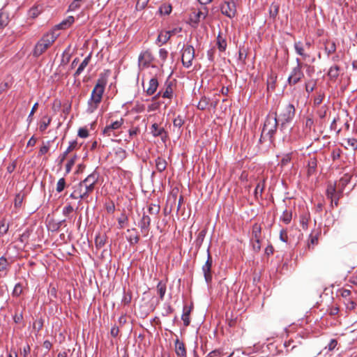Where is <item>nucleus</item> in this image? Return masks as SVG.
<instances>
[{
	"label": "nucleus",
	"instance_id": "ddd939ff",
	"mask_svg": "<svg viewBox=\"0 0 357 357\" xmlns=\"http://www.w3.org/2000/svg\"><path fill=\"white\" fill-rule=\"evenodd\" d=\"M204 15L201 11H194L190 15L189 23L193 28H197L202 20H204Z\"/></svg>",
	"mask_w": 357,
	"mask_h": 357
},
{
	"label": "nucleus",
	"instance_id": "cd10ccee",
	"mask_svg": "<svg viewBox=\"0 0 357 357\" xmlns=\"http://www.w3.org/2000/svg\"><path fill=\"white\" fill-rule=\"evenodd\" d=\"M150 130L151 133L153 137L162 136V134L165 133V129L160 127L156 123L152 124Z\"/></svg>",
	"mask_w": 357,
	"mask_h": 357
},
{
	"label": "nucleus",
	"instance_id": "c85d7f7f",
	"mask_svg": "<svg viewBox=\"0 0 357 357\" xmlns=\"http://www.w3.org/2000/svg\"><path fill=\"white\" fill-rule=\"evenodd\" d=\"M216 44H217L218 50L220 52H225L226 50L227 41H226V39L222 36L221 32H219V33L217 36Z\"/></svg>",
	"mask_w": 357,
	"mask_h": 357
},
{
	"label": "nucleus",
	"instance_id": "b1692460",
	"mask_svg": "<svg viewBox=\"0 0 357 357\" xmlns=\"http://www.w3.org/2000/svg\"><path fill=\"white\" fill-rule=\"evenodd\" d=\"M10 22L8 13L3 8L0 10V29L6 27Z\"/></svg>",
	"mask_w": 357,
	"mask_h": 357
},
{
	"label": "nucleus",
	"instance_id": "2f4dec72",
	"mask_svg": "<svg viewBox=\"0 0 357 357\" xmlns=\"http://www.w3.org/2000/svg\"><path fill=\"white\" fill-rule=\"evenodd\" d=\"M171 38V31H161L157 38V41L161 44H165Z\"/></svg>",
	"mask_w": 357,
	"mask_h": 357
},
{
	"label": "nucleus",
	"instance_id": "603ef678",
	"mask_svg": "<svg viewBox=\"0 0 357 357\" xmlns=\"http://www.w3.org/2000/svg\"><path fill=\"white\" fill-rule=\"evenodd\" d=\"M174 126L178 128H181L182 126L184 124V120L183 117L178 115L176 117L173 121Z\"/></svg>",
	"mask_w": 357,
	"mask_h": 357
},
{
	"label": "nucleus",
	"instance_id": "4468645a",
	"mask_svg": "<svg viewBox=\"0 0 357 357\" xmlns=\"http://www.w3.org/2000/svg\"><path fill=\"white\" fill-rule=\"evenodd\" d=\"M79 148L78 143L76 140H73L69 142V146L66 149V150L59 155V163L61 164L66 158L68 153H70L73 150L78 149Z\"/></svg>",
	"mask_w": 357,
	"mask_h": 357
},
{
	"label": "nucleus",
	"instance_id": "bb28decb",
	"mask_svg": "<svg viewBox=\"0 0 357 357\" xmlns=\"http://www.w3.org/2000/svg\"><path fill=\"white\" fill-rule=\"evenodd\" d=\"M337 191L335 185H329L326 189V196L331 200V206L333 207V197L337 195Z\"/></svg>",
	"mask_w": 357,
	"mask_h": 357
},
{
	"label": "nucleus",
	"instance_id": "72a5a7b5",
	"mask_svg": "<svg viewBox=\"0 0 357 357\" xmlns=\"http://www.w3.org/2000/svg\"><path fill=\"white\" fill-rule=\"evenodd\" d=\"M155 167L158 172H162L165 170L167 167V162L165 159L158 157L155 160Z\"/></svg>",
	"mask_w": 357,
	"mask_h": 357
},
{
	"label": "nucleus",
	"instance_id": "f704fd0d",
	"mask_svg": "<svg viewBox=\"0 0 357 357\" xmlns=\"http://www.w3.org/2000/svg\"><path fill=\"white\" fill-rule=\"evenodd\" d=\"M148 213L152 215H157L160 211V206L158 204H149L147 208Z\"/></svg>",
	"mask_w": 357,
	"mask_h": 357
},
{
	"label": "nucleus",
	"instance_id": "bf43d9fd",
	"mask_svg": "<svg viewBox=\"0 0 357 357\" xmlns=\"http://www.w3.org/2000/svg\"><path fill=\"white\" fill-rule=\"evenodd\" d=\"M23 199H24L23 195H22L20 194L16 195V196L15 197V201H14L15 207H16V208L20 207L22 204Z\"/></svg>",
	"mask_w": 357,
	"mask_h": 357
},
{
	"label": "nucleus",
	"instance_id": "09e8293b",
	"mask_svg": "<svg viewBox=\"0 0 357 357\" xmlns=\"http://www.w3.org/2000/svg\"><path fill=\"white\" fill-rule=\"evenodd\" d=\"M77 158V156L76 155H75L73 157H72L68 161V162L66 165V174H68L70 172L71 169H72L73 166L75 165Z\"/></svg>",
	"mask_w": 357,
	"mask_h": 357
},
{
	"label": "nucleus",
	"instance_id": "a18cd8bd",
	"mask_svg": "<svg viewBox=\"0 0 357 357\" xmlns=\"http://www.w3.org/2000/svg\"><path fill=\"white\" fill-rule=\"evenodd\" d=\"M303 68L305 69V73L309 77H312L314 74L315 68L314 66L303 63Z\"/></svg>",
	"mask_w": 357,
	"mask_h": 357
},
{
	"label": "nucleus",
	"instance_id": "5701e85b",
	"mask_svg": "<svg viewBox=\"0 0 357 357\" xmlns=\"http://www.w3.org/2000/svg\"><path fill=\"white\" fill-rule=\"evenodd\" d=\"M340 66L335 65L331 66L328 72V76L332 81H335L340 75Z\"/></svg>",
	"mask_w": 357,
	"mask_h": 357
},
{
	"label": "nucleus",
	"instance_id": "49530a36",
	"mask_svg": "<svg viewBox=\"0 0 357 357\" xmlns=\"http://www.w3.org/2000/svg\"><path fill=\"white\" fill-rule=\"evenodd\" d=\"M70 197L75 199H86L81 192V190H79L76 186L74 191L70 194Z\"/></svg>",
	"mask_w": 357,
	"mask_h": 357
},
{
	"label": "nucleus",
	"instance_id": "f3484780",
	"mask_svg": "<svg viewBox=\"0 0 357 357\" xmlns=\"http://www.w3.org/2000/svg\"><path fill=\"white\" fill-rule=\"evenodd\" d=\"M297 54L301 56L304 59L309 58L310 54L305 52V47L301 41H296L294 45Z\"/></svg>",
	"mask_w": 357,
	"mask_h": 357
},
{
	"label": "nucleus",
	"instance_id": "0eeeda50",
	"mask_svg": "<svg viewBox=\"0 0 357 357\" xmlns=\"http://www.w3.org/2000/svg\"><path fill=\"white\" fill-rule=\"evenodd\" d=\"M124 123V119L120 118L114 121L107 122L106 126L102 130V135L106 137H116V130L120 129Z\"/></svg>",
	"mask_w": 357,
	"mask_h": 357
},
{
	"label": "nucleus",
	"instance_id": "4d7b16f0",
	"mask_svg": "<svg viewBox=\"0 0 357 357\" xmlns=\"http://www.w3.org/2000/svg\"><path fill=\"white\" fill-rule=\"evenodd\" d=\"M22 293V286L20 283H17L15 284L14 289L13 291V296L18 297L20 296Z\"/></svg>",
	"mask_w": 357,
	"mask_h": 357
},
{
	"label": "nucleus",
	"instance_id": "dca6fc26",
	"mask_svg": "<svg viewBox=\"0 0 357 357\" xmlns=\"http://www.w3.org/2000/svg\"><path fill=\"white\" fill-rule=\"evenodd\" d=\"M127 233H128V236L126 238L130 245H135L138 243L139 241V235L135 228L127 229Z\"/></svg>",
	"mask_w": 357,
	"mask_h": 357
},
{
	"label": "nucleus",
	"instance_id": "052dcab7",
	"mask_svg": "<svg viewBox=\"0 0 357 357\" xmlns=\"http://www.w3.org/2000/svg\"><path fill=\"white\" fill-rule=\"evenodd\" d=\"M291 160V153H287L286 155H284L281 161H280V165L282 167H284V166H286Z\"/></svg>",
	"mask_w": 357,
	"mask_h": 357
},
{
	"label": "nucleus",
	"instance_id": "2eb2a0df",
	"mask_svg": "<svg viewBox=\"0 0 357 357\" xmlns=\"http://www.w3.org/2000/svg\"><path fill=\"white\" fill-rule=\"evenodd\" d=\"M175 352L178 357H186L187 351L185 344L176 338L174 342Z\"/></svg>",
	"mask_w": 357,
	"mask_h": 357
},
{
	"label": "nucleus",
	"instance_id": "7ed1b4c3",
	"mask_svg": "<svg viewBox=\"0 0 357 357\" xmlns=\"http://www.w3.org/2000/svg\"><path fill=\"white\" fill-rule=\"evenodd\" d=\"M98 178L99 174L94 171L83 181H80L76 187L81 190L82 195L87 199L89 195L94 190Z\"/></svg>",
	"mask_w": 357,
	"mask_h": 357
},
{
	"label": "nucleus",
	"instance_id": "f8f14e48",
	"mask_svg": "<svg viewBox=\"0 0 357 357\" xmlns=\"http://www.w3.org/2000/svg\"><path fill=\"white\" fill-rule=\"evenodd\" d=\"M138 225L144 236H147L150 230L151 225V218L149 215L146 214V213H144Z\"/></svg>",
	"mask_w": 357,
	"mask_h": 357
},
{
	"label": "nucleus",
	"instance_id": "473e14b6",
	"mask_svg": "<svg viewBox=\"0 0 357 357\" xmlns=\"http://www.w3.org/2000/svg\"><path fill=\"white\" fill-rule=\"evenodd\" d=\"M280 9V4L277 2H273L271 3L269 8V14L270 17L272 18H275L278 15Z\"/></svg>",
	"mask_w": 357,
	"mask_h": 357
},
{
	"label": "nucleus",
	"instance_id": "1a4fd4ad",
	"mask_svg": "<svg viewBox=\"0 0 357 357\" xmlns=\"http://www.w3.org/2000/svg\"><path fill=\"white\" fill-rule=\"evenodd\" d=\"M195 57V49L192 45H184L182 49L181 61L184 67L188 68L192 64Z\"/></svg>",
	"mask_w": 357,
	"mask_h": 357
},
{
	"label": "nucleus",
	"instance_id": "774afa93",
	"mask_svg": "<svg viewBox=\"0 0 357 357\" xmlns=\"http://www.w3.org/2000/svg\"><path fill=\"white\" fill-rule=\"evenodd\" d=\"M347 144L351 147L354 150L357 149V139L355 138H349L347 139Z\"/></svg>",
	"mask_w": 357,
	"mask_h": 357
},
{
	"label": "nucleus",
	"instance_id": "393cba45",
	"mask_svg": "<svg viewBox=\"0 0 357 357\" xmlns=\"http://www.w3.org/2000/svg\"><path fill=\"white\" fill-rule=\"evenodd\" d=\"M264 188H265V180L264 179L257 183V185L255 189L254 195H255V198L256 199H259V198H261Z\"/></svg>",
	"mask_w": 357,
	"mask_h": 357
},
{
	"label": "nucleus",
	"instance_id": "8fccbe9b",
	"mask_svg": "<svg viewBox=\"0 0 357 357\" xmlns=\"http://www.w3.org/2000/svg\"><path fill=\"white\" fill-rule=\"evenodd\" d=\"M66 185V183L65 178H61L56 183V191L58 192H62L64 190Z\"/></svg>",
	"mask_w": 357,
	"mask_h": 357
},
{
	"label": "nucleus",
	"instance_id": "680f3d73",
	"mask_svg": "<svg viewBox=\"0 0 357 357\" xmlns=\"http://www.w3.org/2000/svg\"><path fill=\"white\" fill-rule=\"evenodd\" d=\"M116 155L121 159L123 160L127 157V152L122 148H119L116 151Z\"/></svg>",
	"mask_w": 357,
	"mask_h": 357
},
{
	"label": "nucleus",
	"instance_id": "f257e3e1",
	"mask_svg": "<svg viewBox=\"0 0 357 357\" xmlns=\"http://www.w3.org/2000/svg\"><path fill=\"white\" fill-rule=\"evenodd\" d=\"M106 84L107 79L104 77L98 78L91 92V98L87 102L86 112L88 113H93L98 107L99 104L102 101Z\"/></svg>",
	"mask_w": 357,
	"mask_h": 357
},
{
	"label": "nucleus",
	"instance_id": "e2e57ef3",
	"mask_svg": "<svg viewBox=\"0 0 357 357\" xmlns=\"http://www.w3.org/2000/svg\"><path fill=\"white\" fill-rule=\"evenodd\" d=\"M168 56V52L164 48H162L159 50V57L162 60V61L164 63Z\"/></svg>",
	"mask_w": 357,
	"mask_h": 357
},
{
	"label": "nucleus",
	"instance_id": "4be33fe9",
	"mask_svg": "<svg viewBox=\"0 0 357 357\" xmlns=\"http://www.w3.org/2000/svg\"><path fill=\"white\" fill-rule=\"evenodd\" d=\"M261 239V227L258 223H255L252 228L251 240Z\"/></svg>",
	"mask_w": 357,
	"mask_h": 357
},
{
	"label": "nucleus",
	"instance_id": "58836bf2",
	"mask_svg": "<svg viewBox=\"0 0 357 357\" xmlns=\"http://www.w3.org/2000/svg\"><path fill=\"white\" fill-rule=\"evenodd\" d=\"M319 241V233H317L315 235L311 234L309 236V242L307 246L309 249H313L314 247L318 244Z\"/></svg>",
	"mask_w": 357,
	"mask_h": 357
},
{
	"label": "nucleus",
	"instance_id": "7c9ffc66",
	"mask_svg": "<svg viewBox=\"0 0 357 357\" xmlns=\"http://www.w3.org/2000/svg\"><path fill=\"white\" fill-rule=\"evenodd\" d=\"M317 166V161L315 158H311L307 163V175L310 176L315 172Z\"/></svg>",
	"mask_w": 357,
	"mask_h": 357
},
{
	"label": "nucleus",
	"instance_id": "a878e982",
	"mask_svg": "<svg viewBox=\"0 0 357 357\" xmlns=\"http://www.w3.org/2000/svg\"><path fill=\"white\" fill-rule=\"evenodd\" d=\"M75 20L73 16H68L66 20H63L61 23L55 26V29H66L69 27Z\"/></svg>",
	"mask_w": 357,
	"mask_h": 357
},
{
	"label": "nucleus",
	"instance_id": "5fc2aeb1",
	"mask_svg": "<svg viewBox=\"0 0 357 357\" xmlns=\"http://www.w3.org/2000/svg\"><path fill=\"white\" fill-rule=\"evenodd\" d=\"M160 12L163 15H169L172 12L171 5L164 4L160 7Z\"/></svg>",
	"mask_w": 357,
	"mask_h": 357
},
{
	"label": "nucleus",
	"instance_id": "6e6d98bb",
	"mask_svg": "<svg viewBox=\"0 0 357 357\" xmlns=\"http://www.w3.org/2000/svg\"><path fill=\"white\" fill-rule=\"evenodd\" d=\"M342 151L340 149L336 148L333 149L331 152V158L333 161L338 160L340 158Z\"/></svg>",
	"mask_w": 357,
	"mask_h": 357
},
{
	"label": "nucleus",
	"instance_id": "412c9836",
	"mask_svg": "<svg viewBox=\"0 0 357 357\" xmlns=\"http://www.w3.org/2000/svg\"><path fill=\"white\" fill-rule=\"evenodd\" d=\"M107 237L105 234H98L95 238V245L97 249H100L105 246Z\"/></svg>",
	"mask_w": 357,
	"mask_h": 357
},
{
	"label": "nucleus",
	"instance_id": "c756f323",
	"mask_svg": "<svg viewBox=\"0 0 357 357\" xmlns=\"http://www.w3.org/2000/svg\"><path fill=\"white\" fill-rule=\"evenodd\" d=\"M324 50L328 56L333 54L336 51V45L334 41H326L324 44Z\"/></svg>",
	"mask_w": 357,
	"mask_h": 357
},
{
	"label": "nucleus",
	"instance_id": "a211bd4d",
	"mask_svg": "<svg viewBox=\"0 0 357 357\" xmlns=\"http://www.w3.org/2000/svg\"><path fill=\"white\" fill-rule=\"evenodd\" d=\"M192 306H187L184 305L183 309V314L181 316V319L183 321V324L185 326H188L190 325V314L192 310Z\"/></svg>",
	"mask_w": 357,
	"mask_h": 357
},
{
	"label": "nucleus",
	"instance_id": "864d4df0",
	"mask_svg": "<svg viewBox=\"0 0 357 357\" xmlns=\"http://www.w3.org/2000/svg\"><path fill=\"white\" fill-rule=\"evenodd\" d=\"M149 2V0H137L135 8L137 10H143Z\"/></svg>",
	"mask_w": 357,
	"mask_h": 357
},
{
	"label": "nucleus",
	"instance_id": "9b49d317",
	"mask_svg": "<svg viewBox=\"0 0 357 357\" xmlns=\"http://www.w3.org/2000/svg\"><path fill=\"white\" fill-rule=\"evenodd\" d=\"M154 59V56L152 54L151 52L149 50H146L142 52L139 56L138 58V65L140 68H148L152 61Z\"/></svg>",
	"mask_w": 357,
	"mask_h": 357
},
{
	"label": "nucleus",
	"instance_id": "423d86ee",
	"mask_svg": "<svg viewBox=\"0 0 357 357\" xmlns=\"http://www.w3.org/2000/svg\"><path fill=\"white\" fill-rule=\"evenodd\" d=\"M296 66L294 67L288 77L287 82L290 86H294L301 82L305 75L303 71V62L297 58L296 59Z\"/></svg>",
	"mask_w": 357,
	"mask_h": 357
},
{
	"label": "nucleus",
	"instance_id": "338daca9",
	"mask_svg": "<svg viewBox=\"0 0 357 357\" xmlns=\"http://www.w3.org/2000/svg\"><path fill=\"white\" fill-rule=\"evenodd\" d=\"M77 135L81 138H86L89 136V131L85 128H81L78 130Z\"/></svg>",
	"mask_w": 357,
	"mask_h": 357
},
{
	"label": "nucleus",
	"instance_id": "20e7f679",
	"mask_svg": "<svg viewBox=\"0 0 357 357\" xmlns=\"http://www.w3.org/2000/svg\"><path fill=\"white\" fill-rule=\"evenodd\" d=\"M278 125L277 114L268 115L264 124L261 137H268L270 141H273Z\"/></svg>",
	"mask_w": 357,
	"mask_h": 357
},
{
	"label": "nucleus",
	"instance_id": "13d9d810",
	"mask_svg": "<svg viewBox=\"0 0 357 357\" xmlns=\"http://www.w3.org/2000/svg\"><path fill=\"white\" fill-rule=\"evenodd\" d=\"M82 0H74L69 6L68 7V10L69 11H75L77 9L79 8L81 5H80V1Z\"/></svg>",
	"mask_w": 357,
	"mask_h": 357
},
{
	"label": "nucleus",
	"instance_id": "39448f33",
	"mask_svg": "<svg viewBox=\"0 0 357 357\" xmlns=\"http://www.w3.org/2000/svg\"><path fill=\"white\" fill-rule=\"evenodd\" d=\"M296 109L293 104L287 103L282 106L278 116L281 127L292 121L295 116Z\"/></svg>",
	"mask_w": 357,
	"mask_h": 357
},
{
	"label": "nucleus",
	"instance_id": "79ce46f5",
	"mask_svg": "<svg viewBox=\"0 0 357 357\" xmlns=\"http://www.w3.org/2000/svg\"><path fill=\"white\" fill-rule=\"evenodd\" d=\"M173 96V89L171 84H168L166 86L165 91L162 92V97L164 98L171 99Z\"/></svg>",
	"mask_w": 357,
	"mask_h": 357
},
{
	"label": "nucleus",
	"instance_id": "aec40b11",
	"mask_svg": "<svg viewBox=\"0 0 357 357\" xmlns=\"http://www.w3.org/2000/svg\"><path fill=\"white\" fill-rule=\"evenodd\" d=\"M158 87V81L157 78L153 77L149 80V87L147 88L146 92L148 96H151L154 94Z\"/></svg>",
	"mask_w": 357,
	"mask_h": 357
},
{
	"label": "nucleus",
	"instance_id": "f03ea898",
	"mask_svg": "<svg viewBox=\"0 0 357 357\" xmlns=\"http://www.w3.org/2000/svg\"><path fill=\"white\" fill-rule=\"evenodd\" d=\"M58 35H56L54 30L50 31L43 36L38 41L33 50V55L38 57L43 54L56 40Z\"/></svg>",
	"mask_w": 357,
	"mask_h": 357
},
{
	"label": "nucleus",
	"instance_id": "6ab92c4d",
	"mask_svg": "<svg viewBox=\"0 0 357 357\" xmlns=\"http://www.w3.org/2000/svg\"><path fill=\"white\" fill-rule=\"evenodd\" d=\"M91 59V54H89L85 59L82 61V62L79 64L77 70L74 73V77H77L84 71L85 68L89 65Z\"/></svg>",
	"mask_w": 357,
	"mask_h": 357
},
{
	"label": "nucleus",
	"instance_id": "a19ab883",
	"mask_svg": "<svg viewBox=\"0 0 357 357\" xmlns=\"http://www.w3.org/2000/svg\"><path fill=\"white\" fill-rule=\"evenodd\" d=\"M310 219V218L309 213H305L301 216L300 223L303 229H306L307 228Z\"/></svg>",
	"mask_w": 357,
	"mask_h": 357
},
{
	"label": "nucleus",
	"instance_id": "3c124183",
	"mask_svg": "<svg viewBox=\"0 0 357 357\" xmlns=\"http://www.w3.org/2000/svg\"><path fill=\"white\" fill-rule=\"evenodd\" d=\"M261 239L252 240V250L255 252H259L261 250Z\"/></svg>",
	"mask_w": 357,
	"mask_h": 357
},
{
	"label": "nucleus",
	"instance_id": "c9c22d12",
	"mask_svg": "<svg viewBox=\"0 0 357 357\" xmlns=\"http://www.w3.org/2000/svg\"><path fill=\"white\" fill-rule=\"evenodd\" d=\"M210 99L205 96L202 97L197 105V108L200 110H205L210 106Z\"/></svg>",
	"mask_w": 357,
	"mask_h": 357
},
{
	"label": "nucleus",
	"instance_id": "0e129e2a",
	"mask_svg": "<svg viewBox=\"0 0 357 357\" xmlns=\"http://www.w3.org/2000/svg\"><path fill=\"white\" fill-rule=\"evenodd\" d=\"M131 300H132L131 294L130 293H128V294L124 293V295L123 296L121 302L124 305H128L131 302Z\"/></svg>",
	"mask_w": 357,
	"mask_h": 357
},
{
	"label": "nucleus",
	"instance_id": "6e6552de",
	"mask_svg": "<svg viewBox=\"0 0 357 357\" xmlns=\"http://www.w3.org/2000/svg\"><path fill=\"white\" fill-rule=\"evenodd\" d=\"M212 265H213V259L212 256L210 253L209 248L207 250V259L205 264L202 266V270L204 276L205 281L208 286H210L213 280V273H212Z\"/></svg>",
	"mask_w": 357,
	"mask_h": 357
},
{
	"label": "nucleus",
	"instance_id": "69168bd1",
	"mask_svg": "<svg viewBox=\"0 0 357 357\" xmlns=\"http://www.w3.org/2000/svg\"><path fill=\"white\" fill-rule=\"evenodd\" d=\"M280 239L282 242L287 243L288 242V235L286 229H282L280 232Z\"/></svg>",
	"mask_w": 357,
	"mask_h": 357
},
{
	"label": "nucleus",
	"instance_id": "37998d69",
	"mask_svg": "<svg viewBox=\"0 0 357 357\" xmlns=\"http://www.w3.org/2000/svg\"><path fill=\"white\" fill-rule=\"evenodd\" d=\"M41 11L42 9L40 6H34L29 10L28 15L31 18H36L40 15Z\"/></svg>",
	"mask_w": 357,
	"mask_h": 357
},
{
	"label": "nucleus",
	"instance_id": "c03bdc74",
	"mask_svg": "<svg viewBox=\"0 0 357 357\" xmlns=\"http://www.w3.org/2000/svg\"><path fill=\"white\" fill-rule=\"evenodd\" d=\"M291 218H292L291 212L288 210H285L283 211L280 219L284 223L287 225L291 222Z\"/></svg>",
	"mask_w": 357,
	"mask_h": 357
},
{
	"label": "nucleus",
	"instance_id": "4c0bfd02",
	"mask_svg": "<svg viewBox=\"0 0 357 357\" xmlns=\"http://www.w3.org/2000/svg\"><path fill=\"white\" fill-rule=\"evenodd\" d=\"M51 121H52L51 117H50L48 116H43L40 121V126H39L40 130L41 132L45 131L47 129V128L49 126V125L50 124Z\"/></svg>",
	"mask_w": 357,
	"mask_h": 357
},
{
	"label": "nucleus",
	"instance_id": "de8ad7c7",
	"mask_svg": "<svg viewBox=\"0 0 357 357\" xmlns=\"http://www.w3.org/2000/svg\"><path fill=\"white\" fill-rule=\"evenodd\" d=\"M344 303L347 310H353L355 309L356 303L351 298L344 300Z\"/></svg>",
	"mask_w": 357,
	"mask_h": 357
},
{
	"label": "nucleus",
	"instance_id": "e433bc0d",
	"mask_svg": "<svg viewBox=\"0 0 357 357\" xmlns=\"http://www.w3.org/2000/svg\"><path fill=\"white\" fill-rule=\"evenodd\" d=\"M350 181V178L347 175H344L343 177H342L337 183V190L339 191L343 192V190L344 187L348 184V183Z\"/></svg>",
	"mask_w": 357,
	"mask_h": 357
},
{
	"label": "nucleus",
	"instance_id": "ea45409f",
	"mask_svg": "<svg viewBox=\"0 0 357 357\" xmlns=\"http://www.w3.org/2000/svg\"><path fill=\"white\" fill-rule=\"evenodd\" d=\"M157 290L160 295V298L163 300L165 292H166V284L162 281H160L157 284Z\"/></svg>",
	"mask_w": 357,
	"mask_h": 357
},
{
	"label": "nucleus",
	"instance_id": "9d476101",
	"mask_svg": "<svg viewBox=\"0 0 357 357\" xmlns=\"http://www.w3.org/2000/svg\"><path fill=\"white\" fill-rule=\"evenodd\" d=\"M221 13L231 19L236 15V6L234 0L231 1H225L220 6Z\"/></svg>",
	"mask_w": 357,
	"mask_h": 357
}]
</instances>
